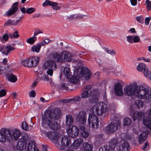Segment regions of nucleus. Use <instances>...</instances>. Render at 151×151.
Returning <instances> with one entry per match:
<instances>
[{"mask_svg": "<svg viewBox=\"0 0 151 151\" xmlns=\"http://www.w3.org/2000/svg\"><path fill=\"white\" fill-rule=\"evenodd\" d=\"M118 143V140L116 139H111L109 142V147L111 150L115 148L117 144Z\"/></svg>", "mask_w": 151, "mask_h": 151, "instance_id": "2f4dec72", "label": "nucleus"}, {"mask_svg": "<svg viewBox=\"0 0 151 151\" xmlns=\"http://www.w3.org/2000/svg\"><path fill=\"white\" fill-rule=\"evenodd\" d=\"M30 61L32 63V66L36 67L38 65L40 62V58L36 56L30 58Z\"/></svg>", "mask_w": 151, "mask_h": 151, "instance_id": "cd10ccee", "label": "nucleus"}, {"mask_svg": "<svg viewBox=\"0 0 151 151\" xmlns=\"http://www.w3.org/2000/svg\"><path fill=\"white\" fill-rule=\"evenodd\" d=\"M81 99V97L79 96H75L71 100L73 101L79 102Z\"/></svg>", "mask_w": 151, "mask_h": 151, "instance_id": "603ef678", "label": "nucleus"}, {"mask_svg": "<svg viewBox=\"0 0 151 151\" xmlns=\"http://www.w3.org/2000/svg\"><path fill=\"white\" fill-rule=\"evenodd\" d=\"M104 114L106 113L108 114L109 111V108L107 107V105L106 104L105 102L104 101Z\"/></svg>", "mask_w": 151, "mask_h": 151, "instance_id": "e2e57ef3", "label": "nucleus"}, {"mask_svg": "<svg viewBox=\"0 0 151 151\" xmlns=\"http://www.w3.org/2000/svg\"><path fill=\"white\" fill-rule=\"evenodd\" d=\"M125 96H133L136 95L138 98L144 99L147 102H151V89H147L143 86H138L136 83L126 85L124 88Z\"/></svg>", "mask_w": 151, "mask_h": 151, "instance_id": "f257e3e1", "label": "nucleus"}, {"mask_svg": "<svg viewBox=\"0 0 151 151\" xmlns=\"http://www.w3.org/2000/svg\"><path fill=\"white\" fill-rule=\"evenodd\" d=\"M27 144L18 141L17 148L19 150H23L26 149Z\"/></svg>", "mask_w": 151, "mask_h": 151, "instance_id": "7c9ffc66", "label": "nucleus"}, {"mask_svg": "<svg viewBox=\"0 0 151 151\" xmlns=\"http://www.w3.org/2000/svg\"><path fill=\"white\" fill-rule=\"evenodd\" d=\"M37 80L44 81H48L49 78L47 75L44 73L43 72L39 73L37 74Z\"/></svg>", "mask_w": 151, "mask_h": 151, "instance_id": "a878e982", "label": "nucleus"}, {"mask_svg": "<svg viewBox=\"0 0 151 151\" xmlns=\"http://www.w3.org/2000/svg\"><path fill=\"white\" fill-rule=\"evenodd\" d=\"M118 128V124L111 122L105 128L106 132L110 134L116 131Z\"/></svg>", "mask_w": 151, "mask_h": 151, "instance_id": "9b49d317", "label": "nucleus"}, {"mask_svg": "<svg viewBox=\"0 0 151 151\" xmlns=\"http://www.w3.org/2000/svg\"><path fill=\"white\" fill-rule=\"evenodd\" d=\"M80 134L82 137L86 138L88 137L89 135V133L88 132L85 130L81 132Z\"/></svg>", "mask_w": 151, "mask_h": 151, "instance_id": "a18cd8bd", "label": "nucleus"}, {"mask_svg": "<svg viewBox=\"0 0 151 151\" xmlns=\"http://www.w3.org/2000/svg\"><path fill=\"white\" fill-rule=\"evenodd\" d=\"M83 140L82 138H79L75 140L70 147V148L72 149H76L83 142Z\"/></svg>", "mask_w": 151, "mask_h": 151, "instance_id": "6ab92c4d", "label": "nucleus"}, {"mask_svg": "<svg viewBox=\"0 0 151 151\" xmlns=\"http://www.w3.org/2000/svg\"><path fill=\"white\" fill-rule=\"evenodd\" d=\"M81 77L87 80L91 77V74L90 70L87 68H83L81 72Z\"/></svg>", "mask_w": 151, "mask_h": 151, "instance_id": "2eb2a0df", "label": "nucleus"}, {"mask_svg": "<svg viewBox=\"0 0 151 151\" xmlns=\"http://www.w3.org/2000/svg\"><path fill=\"white\" fill-rule=\"evenodd\" d=\"M47 69L48 70L47 71V75L52 76V75L53 73V70H55V69H46V70Z\"/></svg>", "mask_w": 151, "mask_h": 151, "instance_id": "052dcab7", "label": "nucleus"}, {"mask_svg": "<svg viewBox=\"0 0 151 151\" xmlns=\"http://www.w3.org/2000/svg\"><path fill=\"white\" fill-rule=\"evenodd\" d=\"M148 133V130L146 131L143 132L142 134H139V136L138 141L140 144H143L146 140Z\"/></svg>", "mask_w": 151, "mask_h": 151, "instance_id": "a211bd4d", "label": "nucleus"}, {"mask_svg": "<svg viewBox=\"0 0 151 151\" xmlns=\"http://www.w3.org/2000/svg\"><path fill=\"white\" fill-rule=\"evenodd\" d=\"M145 3L147 5V9L148 11L151 10V1L149 0H146Z\"/></svg>", "mask_w": 151, "mask_h": 151, "instance_id": "de8ad7c7", "label": "nucleus"}, {"mask_svg": "<svg viewBox=\"0 0 151 151\" xmlns=\"http://www.w3.org/2000/svg\"><path fill=\"white\" fill-rule=\"evenodd\" d=\"M31 59L30 58L28 59H27L25 60L22 61V64L25 67H32V63L30 61Z\"/></svg>", "mask_w": 151, "mask_h": 151, "instance_id": "473e14b6", "label": "nucleus"}, {"mask_svg": "<svg viewBox=\"0 0 151 151\" xmlns=\"http://www.w3.org/2000/svg\"><path fill=\"white\" fill-rule=\"evenodd\" d=\"M73 122V119L72 116L67 115L66 117L65 125L67 127L71 126Z\"/></svg>", "mask_w": 151, "mask_h": 151, "instance_id": "bb28decb", "label": "nucleus"}, {"mask_svg": "<svg viewBox=\"0 0 151 151\" xmlns=\"http://www.w3.org/2000/svg\"><path fill=\"white\" fill-rule=\"evenodd\" d=\"M104 108L103 103L101 102L92 107L90 109V111L93 115H99L103 114Z\"/></svg>", "mask_w": 151, "mask_h": 151, "instance_id": "39448f33", "label": "nucleus"}, {"mask_svg": "<svg viewBox=\"0 0 151 151\" xmlns=\"http://www.w3.org/2000/svg\"><path fill=\"white\" fill-rule=\"evenodd\" d=\"M44 134L49 139L51 140H58V133L56 132H46Z\"/></svg>", "mask_w": 151, "mask_h": 151, "instance_id": "f3484780", "label": "nucleus"}, {"mask_svg": "<svg viewBox=\"0 0 151 151\" xmlns=\"http://www.w3.org/2000/svg\"><path fill=\"white\" fill-rule=\"evenodd\" d=\"M43 67L44 70L47 69H56L57 66L55 61L53 60H47L44 63Z\"/></svg>", "mask_w": 151, "mask_h": 151, "instance_id": "f8f14e48", "label": "nucleus"}, {"mask_svg": "<svg viewBox=\"0 0 151 151\" xmlns=\"http://www.w3.org/2000/svg\"><path fill=\"white\" fill-rule=\"evenodd\" d=\"M11 132V134L12 136V139L9 141H10L12 140H13V137L14 139L15 140H17L19 138V137L20 135V131L17 129H15L13 130L12 131L9 130Z\"/></svg>", "mask_w": 151, "mask_h": 151, "instance_id": "5701e85b", "label": "nucleus"}, {"mask_svg": "<svg viewBox=\"0 0 151 151\" xmlns=\"http://www.w3.org/2000/svg\"><path fill=\"white\" fill-rule=\"evenodd\" d=\"M6 76L8 80L14 83L17 81V78L12 73H7Z\"/></svg>", "mask_w": 151, "mask_h": 151, "instance_id": "b1692460", "label": "nucleus"}, {"mask_svg": "<svg viewBox=\"0 0 151 151\" xmlns=\"http://www.w3.org/2000/svg\"><path fill=\"white\" fill-rule=\"evenodd\" d=\"M22 128L25 130L27 131L29 129L28 124L25 122H23L22 123Z\"/></svg>", "mask_w": 151, "mask_h": 151, "instance_id": "8fccbe9b", "label": "nucleus"}, {"mask_svg": "<svg viewBox=\"0 0 151 151\" xmlns=\"http://www.w3.org/2000/svg\"><path fill=\"white\" fill-rule=\"evenodd\" d=\"M60 109L55 108L52 110L46 111L42 117V125L43 127H48L52 130H57L60 126L56 121L61 116Z\"/></svg>", "mask_w": 151, "mask_h": 151, "instance_id": "f03ea898", "label": "nucleus"}, {"mask_svg": "<svg viewBox=\"0 0 151 151\" xmlns=\"http://www.w3.org/2000/svg\"><path fill=\"white\" fill-rule=\"evenodd\" d=\"M58 3L52 2L51 6H52V8L53 10L56 11L57 9L59 10L60 9V7L58 6Z\"/></svg>", "mask_w": 151, "mask_h": 151, "instance_id": "c03bdc74", "label": "nucleus"}, {"mask_svg": "<svg viewBox=\"0 0 151 151\" xmlns=\"http://www.w3.org/2000/svg\"><path fill=\"white\" fill-rule=\"evenodd\" d=\"M73 128H68L67 130V132L68 135L74 138L78 135L79 129L76 126L72 127Z\"/></svg>", "mask_w": 151, "mask_h": 151, "instance_id": "1a4fd4ad", "label": "nucleus"}, {"mask_svg": "<svg viewBox=\"0 0 151 151\" xmlns=\"http://www.w3.org/2000/svg\"><path fill=\"white\" fill-rule=\"evenodd\" d=\"M133 35H129L126 37L127 41L130 43H133Z\"/></svg>", "mask_w": 151, "mask_h": 151, "instance_id": "864d4df0", "label": "nucleus"}, {"mask_svg": "<svg viewBox=\"0 0 151 151\" xmlns=\"http://www.w3.org/2000/svg\"><path fill=\"white\" fill-rule=\"evenodd\" d=\"M69 78V81L73 84H76L79 81V78L76 76H72L71 78Z\"/></svg>", "mask_w": 151, "mask_h": 151, "instance_id": "72a5a7b5", "label": "nucleus"}, {"mask_svg": "<svg viewBox=\"0 0 151 151\" xmlns=\"http://www.w3.org/2000/svg\"><path fill=\"white\" fill-rule=\"evenodd\" d=\"M12 20L9 19L4 24V26H8L9 25H12Z\"/></svg>", "mask_w": 151, "mask_h": 151, "instance_id": "0e129e2a", "label": "nucleus"}, {"mask_svg": "<svg viewBox=\"0 0 151 151\" xmlns=\"http://www.w3.org/2000/svg\"><path fill=\"white\" fill-rule=\"evenodd\" d=\"M151 19V17H146L145 19V24L146 25H148L149 24L150 20Z\"/></svg>", "mask_w": 151, "mask_h": 151, "instance_id": "338daca9", "label": "nucleus"}, {"mask_svg": "<svg viewBox=\"0 0 151 151\" xmlns=\"http://www.w3.org/2000/svg\"><path fill=\"white\" fill-rule=\"evenodd\" d=\"M6 94V91L5 89H2L0 90V97L5 96Z\"/></svg>", "mask_w": 151, "mask_h": 151, "instance_id": "bf43d9fd", "label": "nucleus"}, {"mask_svg": "<svg viewBox=\"0 0 151 151\" xmlns=\"http://www.w3.org/2000/svg\"><path fill=\"white\" fill-rule=\"evenodd\" d=\"M59 143H61V145L64 147L69 146L71 143L70 139L67 136H63L61 138H59L58 139Z\"/></svg>", "mask_w": 151, "mask_h": 151, "instance_id": "6e6552de", "label": "nucleus"}, {"mask_svg": "<svg viewBox=\"0 0 151 151\" xmlns=\"http://www.w3.org/2000/svg\"><path fill=\"white\" fill-rule=\"evenodd\" d=\"M80 126L79 130L80 133L85 130V126L84 125V124Z\"/></svg>", "mask_w": 151, "mask_h": 151, "instance_id": "69168bd1", "label": "nucleus"}, {"mask_svg": "<svg viewBox=\"0 0 151 151\" xmlns=\"http://www.w3.org/2000/svg\"><path fill=\"white\" fill-rule=\"evenodd\" d=\"M131 123V120L128 117H127L124 119L123 125L124 126L129 125Z\"/></svg>", "mask_w": 151, "mask_h": 151, "instance_id": "a19ab883", "label": "nucleus"}, {"mask_svg": "<svg viewBox=\"0 0 151 151\" xmlns=\"http://www.w3.org/2000/svg\"><path fill=\"white\" fill-rule=\"evenodd\" d=\"M63 72L65 75L68 78L71 76V73L70 68L68 67H65L64 68Z\"/></svg>", "mask_w": 151, "mask_h": 151, "instance_id": "4c0bfd02", "label": "nucleus"}, {"mask_svg": "<svg viewBox=\"0 0 151 151\" xmlns=\"http://www.w3.org/2000/svg\"><path fill=\"white\" fill-rule=\"evenodd\" d=\"M36 149H37L36 147L35 142L33 141H29L26 149L27 151H35Z\"/></svg>", "mask_w": 151, "mask_h": 151, "instance_id": "4be33fe9", "label": "nucleus"}, {"mask_svg": "<svg viewBox=\"0 0 151 151\" xmlns=\"http://www.w3.org/2000/svg\"><path fill=\"white\" fill-rule=\"evenodd\" d=\"M130 149L129 143L127 141H124L120 146L117 147L118 151H129Z\"/></svg>", "mask_w": 151, "mask_h": 151, "instance_id": "4468645a", "label": "nucleus"}, {"mask_svg": "<svg viewBox=\"0 0 151 151\" xmlns=\"http://www.w3.org/2000/svg\"><path fill=\"white\" fill-rule=\"evenodd\" d=\"M1 52L4 55H7L11 51L14 50L15 48L9 45L6 47H3Z\"/></svg>", "mask_w": 151, "mask_h": 151, "instance_id": "412c9836", "label": "nucleus"}, {"mask_svg": "<svg viewBox=\"0 0 151 151\" xmlns=\"http://www.w3.org/2000/svg\"><path fill=\"white\" fill-rule=\"evenodd\" d=\"M144 74L145 77H148L150 78V77L151 75V72L148 70L145 69L144 71Z\"/></svg>", "mask_w": 151, "mask_h": 151, "instance_id": "3c124183", "label": "nucleus"}, {"mask_svg": "<svg viewBox=\"0 0 151 151\" xmlns=\"http://www.w3.org/2000/svg\"><path fill=\"white\" fill-rule=\"evenodd\" d=\"M135 105L138 108H140L143 107L144 104L143 101L142 100H137L135 102Z\"/></svg>", "mask_w": 151, "mask_h": 151, "instance_id": "c9c22d12", "label": "nucleus"}, {"mask_svg": "<svg viewBox=\"0 0 151 151\" xmlns=\"http://www.w3.org/2000/svg\"><path fill=\"white\" fill-rule=\"evenodd\" d=\"M49 59L56 60L57 62L64 63L71 61V54L68 52L63 51L59 54L57 52H54L51 53L48 56Z\"/></svg>", "mask_w": 151, "mask_h": 151, "instance_id": "7ed1b4c3", "label": "nucleus"}, {"mask_svg": "<svg viewBox=\"0 0 151 151\" xmlns=\"http://www.w3.org/2000/svg\"><path fill=\"white\" fill-rule=\"evenodd\" d=\"M145 113L142 111H134L132 115L133 120L134 121L137 119H141L144 115Z\"/></svg>", "mask_w": 151, "mask_h": 151, "instance_id": "aec40b11", "label": "nucleus"}, {"mask_svg": "<svg viewBox=\"0 0 151 151\" xmlns=\"http://www.w3.org/2000/svg\"><path fill=\"white\" fill-rule=\"evenodd\" d=\"M114 91L115 94L117 96L121 97L124 95L122 86L119 83H117L115 84Z\"/></svg>", "mask_w": 151, "mask_h": 151, "instance_id": "ddd939ff", "label": "nucleus"}, {"mask_svg": "<svg viewBox=\"0 0 151 151\" xmlns=\"http://www.w3.org/2000/svg\"><path fill=\"white\" fill-rule=\"evenodd\" d=\"M92 88V86L91 85H87L85 86L83 88L82 90V91H86L87 92L90 93L91 92V89Z\"/></svg>", "mask_w": 151, "mask_h": 151, "instance_id": "37998d69", "label": "nucleus"}, {"mask_svg": "<svg viewBox=\"0 0 151 151\" xmlns=\"http://www.w3.org/2000/svg\"><path fill=\"white\" fill-rule=\"evenodd\" d=\"M135 19L138 22L141 23H143L144 22V18L142 15L136 17Z\"/></svg>", "mask_w": 151, "mask_h": 151, "instance_id": "49530a36", "label": "nucleus"}, {"mask_svg": "<svg viewBox=\"0 0 151 151\" xmlns=\"http://www.w3.org/2000/svg\"><path fill=\"white\" fill-rule=\"evenodd\" d=\"M18 5L19 3L18 2L14 3L11 8L6 12V15L10 16L15 13L18 9L17 6Z\"/></svg>", "mask_w": 151, "mask_h": 151, "instance_id": "dca6fc26", "label": "nucleus"}, {"mask_svg": "<svg viewBox=\"0 0 151 151\" xmlns=\"http://www.w3.org/2000/svg\"><path fill=\"white\" fill-rule=\"evenodd\" d=\"M145 65L143 63H139L137 66V69L139 71L141 72L145 69Z\"/></svg>", "mask_w": 151, "mask_h": 151, "instance_id": "79ce46f5", "label": "nucleus"}, {"mask_svg": "<svg viewBox=\"0 0 151 151\" xmlns=\"http://www.w3.org/2000/svg\"><path fill=\"white\" fill-rule=\"evenodd\" d=\"M149 147V144L147 142H146L142 147V149L144 150H146L147 149H148Z\"/></svg>", "mask_w": 151, "mask_h": 151, "instance_id": "5fc2aeb1", "label": "nucleus"}, {"mask_svg": "<svg viewBox=\"0 0 151 151\" xmlns=\"http://www.w3.org/2000/svg\"><path fill=\"white\" fill-rule=\"evenodd\" d=\"M28 140V137L27 134H24L22 135L21 138L19 139V141L21 142H23L26 144L27 143V142Z\"/></svg>", "mask_w": 151, "mask_h": 151, "instance_id": "ea45409f", "label": "nucleus"}, {"mask_svg": "<svg viewBox=\"0 0 151 151\" xmlns=\"http://www.w3.org/2000/svg\"><path fill=\"white\" fill-rule=\"evenodd\" d=\"M35 11V9L32 7L29 8L26 10V13L28 14H31Z\"/></svg>", "mask_w": 151, "mask_h": 151, "instance_id": "4d7b16f0", "label": "nucleus"}, {"mask_svg": "<svg viewBox=\"0 0 151 151\" xmlns=\"http://www.w3.org/2000/svg\"><path fill=\"white\" fill-rule=\"evenodd\" d=\"M52 2L51 1H50L48 0H47L44 2V3L42 5L44 6H45L47 5L51 6L52 5Z\"/></svg>", "mask_w": 151, "mask_h": 151, "instance_id": "13d9d810", "label": "nucleus"}, {"mask_svg": "<svg viewBox=\"0 0 151 151\" xmlns=\"http://www.w3.org/2000/svg\"><path fill=\"white\" fill-rule=\"evenodd\" d=\"M148 117L145 118L143 119V124L151 130V108L146 112Z\"/></svg>", "mask_w": 151, "mask_h": 151, "instance_id": "9d476101", "label": "nucleus"}, {"mask_svg": "<svg viewBox=\"0 0 151 151\" xmlns=\"http://www.w3.org/2000/svg\"><path fill=\"white\" fill-rule=\"evenodd\" d=\"M88 121L90 125L91 124L92 128L94 129L98 128L99 120L97 116L90 114L89 115Z\"/></svg>", "mask_w": 151, "mask_h": 151, "instance_id": "423d86ee", "label": "nucleus"}, {"mask_svg": "<svg viewBox=\"0 0 151 151\" xmlns=\"http://www.w3.org/2000/svg\"><path fill=\"white\" fill-rule=\"evenodd\" d=\"M104 50L108 54L111 55H115L116 54L115 50L112 49H110L108 48L104 47Z\"/></svg>", "mask_w": 151, "mask_h": 151, "instance_id": "f704fd0d", "label": "nucleus"}, {"mask_svg": "<svg viewBox=\"0 0 151 151\" xmlns=\"http://www.w3.org/2000/svg\"><path fill=\"white\" fill-rule=\"evenodd\" d=\"M83 92L81 93V98L83 99L86 98L89 96V93L87 92L86 91H83Z\"/></svg>", "mask_w": 151, "mask_h": 151, "instance_id": "09e8293b", "label": "nucleus"}, {"mask_svg": "<svg viewBox=\"0 0 151 151\" xmlns=\"http://www.w3.org/2000/svg\"><path fill=\"white\" fill-rule=\"evenodd\" d=\"M12 139L11 132L9 129L2 128L0 132V141L5 142L6 140L10 141Z\"/></svg>", "mask_w": 151, "mask_h": 151, "instance_id": "20e7f679", "label": "nucleus"}, {"mask_svg": "<svg viewBox=\"0 0 151 151\" xmlns=\"http://www.w3.org/2000/svg\"><path fill=\"white\" fill-rule=\"evenodd\" d=\"M40 48V45L38 44L37 45H34L32 46V47L31 50L33 52H36L38 53L39 52Z\"/></svg>", "mask_w": 151, "mask_h": 151, "instance_id": "e433bc0d", "label": "nucleus"}, {"mask_svg": "<svg viewBox=\"0 0 151 151\" xmlns=\"http://www.w3.org/2000/svg\"><path fill=\"white\" fill-rule=\"evenodd\" d=\"M29 95L30 97H34L36 96V93L34 91L32 90L30 92Z\"/></svg>", "mask_w": 151, "mask_h": 151, "instance_id": "774afa93", "label": "nucleus"}, {"mask_svg": "<svg viewBox=\"0 0 151 151\" xmlns=\"http://www.w3.org/2000/svg\"><path fill=\"white\" fill-rule=\"evenodd\" d=\"M8 69V65L3 63H0V75L6 72Z\"/></svg>", "mask_w": 151, "mask_h": 151, "instance_id": "c756f323", "label": "nucleus"}, {"mask_svg": "<svg viewBox=\"0 0 151 151\" xmlns=\"http://www.w3.org/2000/svg\"><path fill=\"white\" fill-rule=\"evenodd\" d=\"M76 120L80 124H85L87 120L86 112L84 111H80L77 115Z\"/></svg>", "mask_w": 151, "mask_h": 151, "instance_id": "0eeeda50", "label": "nucleus"}, {"mask_svg": "<svg viewBox=\"0 0 151 151\" xmlns=\"http://www.w3.org/2000/svg\"><path fill=\"white\" fill-rule=\"evenodd\" d=\"M93 148L92 145L88 142H85L83 144V148L84 151H91Z\"/></svg>", "mask_w": 151, "mask_h": 151, "instance_id": "c85d7f7f", "label": "nucleus"}, {"mask_svg": "<svg viewBox=\"0 0 151 151\" xmlns=\"http://www.w3.org/2000/svg\"><path fill=\"white\" fill-rule=\"evenodd\" d=\"M88 99L89 102L92 104L96 103L98 101V98L97 95L93 93L90 95Z\"/></svg>", "mask_w": 151, "mask_h": 151, "instance_id": "393cba45", "label": "nucleus"}, {"mask_svg": "<svg viewBox=\"0 0 151 151\" xmlns=\"http://www.w3.org/2000/svg\"><path fill=\"white\" fill-rule=\"evenodd\" d=\"M138 60L139 61L141 60H143L147 62H150V60L149 58H145L143 57H139L138 59Z\"/></svg>", "mask_w": 151, "mask_h": 151, "instance_id": "680f3d73", "label": "nucleus"}, {"mask_svg": "<svg viewBox=\"0 0 151 151\" xmlns=\"http://www.w3.org/2000/svg\"><path fill=\"white\" fill-rule=\"evenodd\" d=\"M37 40V37H36L34 36L32 37H30L28 39H27V42L31 45L33 44Z\"/></svg>", "mask_w": 151, "mask_h": 151, "instance_id": "58836bf2", "label": "nucleus"}, {"mask_svg": "<svg viewBox=\"0 0 151 151\" xmlns=\"http://www.w3.org/2000/svg\"><path fill=\"white\" fill-rule=\"evenodd\" d=\"M140 39L139 36H134L133 37V43L138 42L140 41Z\"/></svg>", "mask_w": 151, "mask_h": 151, "instance_id": "6e6d98bb", "label": "nucleus"}]
</instances>
